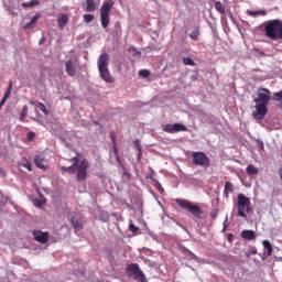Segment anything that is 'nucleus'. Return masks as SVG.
<instances>
[{"mask_svg":"<svg viewBox=\"0 0 282 282\" xmlns=\"http://www.w3.org/2000/svg\"><path fill=\"white\" fill-rule=\"evenodd\" d=\"M272 100V93L268 88H258L256 95L253 96V102H256V110L252 112V118L254 120H263L268 116V105Z\"/></svg>","mask_w":282,"mask_h":282,"instance_id":"f257e3e1","label":"nucleus"},{"mask_svg":"<svg viewBox=\"0 0 282 282\" xmlns=\"http://www.w3.org/2000/svg\"><path fill=\"white\" fill-rule=\"evenodd\" d=\"M70 162L74 163L68 167L62 166L61 170L69 175H75V173H77V182H85V180H87V169H89V162L87 159H84L80 162V153H77L75 158L70 159Z\"/></svg>","mask_w":282,"mask_h":282,"instance_id":"f03ea898","label":"nucleus"},{"mask_svg":"<svg viewBox=\"0 0 282 282\" xmlns=\"http://www.w3.org/2000/svg\"><path fill=\"white\" fill-rule=\"evenodd\" d=\"M264 34L271 41L282 40V21L279 19L270 20L264 23Z\"/></svg>","mask_w":282,"mask_h":282,"instance_id":"7ed1b4c3","label":"nucleus"},{"mask_svg":"<svg viewBox=\"0 0 282 282\" xmlns=\"http://www.w3.org/2000/svg\"><path fill=\"white\" fill-rule=\"evenodd\" d=\"M98 69L100 78L106 83H113V77L109 73V54L104 53L98 57Z\"/></svg>","mask_w":282,"mask_h":282,"instance_id":"20e7f679","label":"nucleus"},{"mask_svg":"<svg viewBox=\"0 0 282 282\" xmlns=\"http://www.w3.org/2000/svg\"><path fill=\"white\" fill-rule=\"evenodd\" d=\"M252 203L250 202V198H248L243 194H238V200H237V210H238V217H242L246 219L248 217L247 214L252 213Z\"/></svg>","mask_w":282,"mask_h":282,"instance_id":"39448f33","label":"nucleus"},{"mask_svg":"<svg viewBox=\"0 0 282 282\" xmlns=\"http://www.w3.org/2000/svg\"><path fill=\"white\" fill-rule=\"evenodd\" d=\"M175 203L181 206V208L188 210V213H191L193 217H195V219H202V215H204V212L202 210V207H199V205H195L187 199L181 198H176Z\"/></svg>","mask_w":282,"mask_h":282,"instance_id":"423d86ee","label":"nucleus"},{"mask_svg":"<svg viewBox=\"0 0 282 282\" xmlns=\"http://www.w3.org/2000/svg\"><path fill=\"white\" fill-rule=\"evenodd\" d=\"M113 6H116L113 0H105L100 8V22L104 29L109 28V14L113 10Z\"/></svg>","mask_w":282,"mask_h":282,"instance_id":"0eeeda50","label":"nucleus"},{"mask_svg":"<svg viewBox=\"0 0 282 282\" xmlns=\"http://www.w3.org/2000/svg\"><path fill=\"white\" fill-rule=\"evenodd\" d=\"M126 274L130 279H134V281L138 282H149L147 281V275H144V272L140 270V265L138 263H130L126 268Z\"/></svg>","mask_w":282,"mask_h":282,"instance_id":"6e6552de","label":"nucleus"},{"mask_svg":"<svg viewBox=\"0 0 282 282\" xmlns=\"http://www.w3.org/2000/svg\"><path fill=\"white\" fill-rule=\"evenodd\" d=\"M192 160L195 166H202L203 169L210 166V159L204 152H193Z\"/></svg>","mask_w":282,"mask_h":282,"instance_id":"1a4fd4ad","label":"nucleus"},{"mask_svg":"<svg viewBox=\"0 0 282 282\" xmlns=\"http://www.w3.org/2000/svg\"><path fill=\"white\" fill-rule=\"evenodd\" d=\"M165 133H180L181 131H188V128L182 123H167L163 127Z\"/></svg>","mask_w":282,"mask_h":282,"instance_id":"9d476101","label":"nucleus"},{"mask_svg":"<svg viewBox=\"0 0 282 282\" xmlns=\"http://www.w3.org/2000/svg\"><path fill=\"white\" fill-rule=\"evenodd\" d=\"M76 65H77V62L74 58H70L65 62L66 74L68 76H76Z\"/></svg>","mask_w":282,"mask_h":282,"instance_id":"9b49d317","label":"nucleus"},{"mask_svg":"<svg viewBox=\"0 0 282 282\" xmlns=\"http://www.w3.org/2000/svg\"><path fill=\"white\" fill-rule=\"evenodd\" d=\"M33 237L35 241H39V243H47L50 240V232L33 231Z\"/></svg>","mask_w":282,"mask_h":282,"instance_id":"f8f14e48","label":"nucleus"},{"mask_svg":"<svg viewBox=\"0 0 282 282\" xmlns=\"http://www.w3.org/2000/svg\"><path fill=\"white\" fill-rule=\"evenodd\" d=\"M240 237L247 241H254V239H257V234L253 230L246 229L241 231Z\"/></svg>","mask_w":282,"mask_h":282,"instance_id":"ddd939ff","label":"nucleus"},{"mask_svg":"<svg viewBox=\"0 0 282 282\" xmlns=\"http://www.w3.org/2000/svg\"><path fill=\"white\" fill-rule=\"evenodd\" d=\"M70 223L75 232H80V230H83V218L72 217Z\"/></svg>","mask_w":282,"mask_h":282,"instance_id":"4468645a","label":"nucleus"},{"mask_svg":"<svg viewBox=\"0 0 282 282\" xmlns=\"http://www.w3.org/2000/svg\"><path fill=\"white\" fill-rule=\"evenodd\" d=\"M230 193H235V185H232L230 183V181L225 183V189H224V195L226 197V199H228V197H230Z\"/></svg>","mask_w":282,"mask_h":282,"instance_id":"2eb2a0df","label":"nucleus"},{"mask_svg":"<svg viewBox=\"0 0 282 282\" xmlns=\"http://www.w3.org/2000/svg\"><path fill=\"white\" fill-rule=\"evenodd\" d=\"M66 23H69V17L67 14H62L57 18L58 28H64Z\"/></svg>","mask_w":282,"mask_h":282,"instance_id":"dca6fc26","label":"nucleus"},{"mask_svg":"<svg viewBox=\"0 0 282 282\" xmlns=\"http://www.w3.org/2000/svg\"><path fill=\"white\" fill-rule=\"evenodd\" d=\"M31 105H35V107L37 109H40V111H43L45 116H50V111H47V108L45 107V105L41 101H31Z\"/></svg>","mask_w":282,"mask_h":282,"instance_id":"f3484780","label":"nucleus"},{"mask_svg":"<svg viewBox=\"0 0 282 282\" xmlns=\"http://www.w3.org/2000/svg\"><path fill=\"white\" fill-rule=\"evenodd\" d=\"M86 12H96V0H86Z\"/></svg>","mask_w":282,"mask_h":282,"instance_id":"a211bd4d","label":"nucleus"},{"mask_svg":"<svg viewBox=\"0 0 282 282\" xmlns=\"http://www.w3.org/2000/svg\"><path fill=\"white\" fill-rule=\"evenodd\" d=\"M41 19V13H36L29 23L25 24V30H30L34 23H36Z\"/></svg>","mask_w":282,"mask_h":282,"instance_id":"6ab92c4d","label":"nucleus"},{"mask_svg":"<svg viewBox=\"0 0 282 282\" xmlns=\"http://www.w3.org/2000/svg\"><path fill=\"white\" fill-rule=\"evenodd\" d=\"M262 245L264 250H267V257H272V243L269 240H263Z\"/></svg>","mask_w":282,"mask_h":282,"instance_id":"aec40b11","label":"nucleus"},{"mask_svg":"<svg viewBox=\"0 0 282 282\" xmlns=\"http://www.w3.org/2000/svg\"><path fill=\"white\" fill-rule=\"evenodd\" d=\"M214 8L219 12V14H226V8H224V3H221V1H216Z\"/></svg>","mask_w":282,"mask_h":282,"instance_id":"412c9836","label":"nucleus"},{"mask_svg":"<svg viewBox=\"0 0 282 282\" xmlns=\"http://www.w3.org/2000/svg\"><path fill=\"white\" fill-rule=\"evenodd\" d=\"M44 160L41 158V155L35 156L34 164L37 166V169H42L45 171V165L43 164Z\"/></svg>","mask_w":282,"mask_h":282,"instance_id":"4be33fe9","label":"nucleus"},{"mask_svg":"<svg viewBox=\"0 0 282 282\" xmlns=\"http://www.w3.org/2000/svg\"><path fill=\"white\" fill-rule=\"evenodd\" d=\"M247 175H259V169H257L254 165L249 164L247 166Z\"/></svg>","mask_w":282,"mask_h":282,"instance_id":"5701e85b","label":"nucleus"},{"mask_svg":"<svg viewBox=\"0 0 282 282\" xmlns=\"http://www.w3.org/2000/svg\"><path fill=\"white\" fill-rule=\"evenodd\" d=\"M268 14V11L260 10V11H248L249 17H265Z\"/></svg>","mask_w":282,"mask_h":282,"instance_id":"b1692460","label":"nucleus"},{"mask_svg":"<svg viewBox=\"0 0 282 282\" xmlns=\"http://www.w3.org/2000/svg\"><path fill=\"white\" fill-rule=\"evenodd\" d=\"M19 166H23V169H28V171H32V162L28 161V159H23Z\"/></svg>","mask_w":282,"mask_h":282,"instance_id":"393cba45","label":"nucleus"},{"mask_svg":"<svg viewBox=\"0 0 282 282\" xmlns=\"http://www.w3.org/2000/svg\"><path fill=\"white\" fill-rule=\"evenodd\" d=\"M39 0H31L30 2H23L22 8H34L39 6Z\"/></svg>","mask_w":282,"mask_h":282,"instance_id":"a878e982","label":"nucleus"},{"mask_svg":"<svg viewBox=\"0 0 282 282\" xmlns=\"http://www.w3.org/2000/svg\"><path fill=\"white\" fill-rule=\"evenodd\" d=\"M122 169H123L122 180L124 182H129L131 180V173H129V171H127V167H124V165H122Z\"/></svg>","mask_w":282,"mask_h":282,"instance_id":"bb28decb","label":"nucleus"},{"mask_svg":"<svg viewBox=\"0 0 282 282\" xmlns=\"http://www.w3.org/2000/svg\"><path fill=\"white\" fill-rule=\"evenodd\" d=\"M11 94H12V82H9V87H8V89L6 90V93H4V95H3L2 98H3L4 100H8V99L10 98Z\"/></svg>","mask_w":282,"mask_h":282,"instance_id":"cd10ccee","label":"nucleus"},{"mask_svg":"<svg viewBox=\"0 0 282 282\" xmlns=\"http://www.w3.org/2000/svg\"><path fill=\"white\" fill-rule=\"evenodd\" d=\"M183 64L189 65V67H194L195 61H193V58H191V57H183Z\"/></svg>","mask_w":282,"mask_h":282,"instance_id":"c85d7f7f","label":"nucleus"},{"mask_svg":"<svg viewBox=\"0 0 282 282\" xmlns=\"http://www.w3.org/2000/svg\"><path fill=\"white\" fill-rule=\"evenodd\" d=\"M28 110H29L28 106H23L22 112H21V116H20L21 122H23V120H25V118L28 117Z\"/></svg>","mask_w":282,"mask_h":282,"instance_id":"c756f323","label":"nucleus"},{"mask_svg":"<svg viewBox=\"0 0 282 282\" xmlns=\"http://www.w3.org/2000/svg\"><path fill=\"white\" fill-rule=\"evenodd\" d=\"M83 19L85 23H91V21H94V19L96 18L94 17V14H84Z\"/></svg>","mask_w":282,"mask_h":282,"instance_id":"7c9ffc66","label":"nucleus"},{"mask_svg":"<svg viewBox=\"0 0 282 282\" xmlns=\"http://www.w3.org/2000/svg\"><path fill=\"white\" fill-rule=\"evenodd\" d=\"M138 230H140V228H138V226L133 225V223L130 221L129 231L135 234V232H138Z\"/></svg>","mask_w":282,"mask_h":282,"instance_id":"2f4dec72","label":"nucleus"},{"mask_svg":"<svg viewBox=\"0 0 282 282\" xmlns=\"http://www.w3.org/2000/svg\"><path fill=\"white\" fill-rule=\"evenodd\" d=\"M273 97L278 102H282V90L274 93Z\"/></svg>","mask_w":282,"mask_h":282,"instance_id":"473e14b6","label":"nucleus"},{"mask_svg":"<svg viewBox=\"0 0 282 282\" xmlns=\"http://www.w3.org/2000/svg\"><path fill=\"white\" fill-rule=\"evenodd\" d=\"M150 74L151 73L149 70H147V69H141L139 72V76H143V78H149Z\"/></svg>","mask_w":282,"mask_h":282,"instance_id":"72a5a7b5","label":"nucleus"},{"mask_svg":"<svg viewBox=\"0 0 282 282\" xmlns=\"http://www.w3.org/2000/svg\"><path fill=\"white\" fill-rule=\"evenodd\" d=\"M199 36V32L198 31H193L191 34H189V37L193 40V41H197Z\"/></svg>","mask_w":282,"mask_h":282,"instance_id":"f704fd0d","label":"nucleus"},{"mask_svg":"<svg viewBox=\"0 0 282 282\" xmlns=\"http://www.w3.org/2000/svg\"><path fill=\"white\" fill-rule=\"evenodd\" d=\"M34 138H36V133L34 132H29L28 135H26V140L28 142H32V140H34Z\"/></svg>","mask_w":282,"mask_h":282,"instance_id":"c9c22d12","label":"nucleus"},{"mask_svg":"<svg viewBox=\"0 0 282 282\" xmlns=\"http://www.w3.org/2000/svg\"><path fill=\"white\" fill-rule=\"evenodd\" d=\"M33 205L36 207V208H41L43 206V200L41 199H34L33 200Z\"/></svg>","mask_w":282,"mask_h":282,"instance_id":"e433bc0d","label":"nucleus"},{"mask_svg":"<svg viewBox=\"0 0 282 282\" xmlns=\"http://www.w3.org/2000/svg\"><path fill=\"white\" fill-rule=\"evenodd\" d=\"M134 147L137 149V151H142V145L140 144V140H134Z\"/></svg>","mask_w":282,"mask_h":282,"instance_id":"4c0bfd02","label":"nucleus"},{"mask_svg":"<svg viewBox=\"0 0 282 282\" xmlns=\"http://www.w3.org/2000/svg\"><path fill=\"white\" fill-rule=\"evenodd\" d=\"M110 139L112 144H118V142L116 141V134L113 132L110 133Z\"/></svg>","mask_w":282,"mask_h":282,"instance_id":"58836bf2","label":"nucleus"},{"mask_svg":"<svg viewBox=\"0 0 282 282\" xmlns=\"http://www.w3.org/2000/svg\"><path fill=\"white\" fill-rule=\"evenodd\" d=\"M113 153L117 156L118 155V143L112 144Z\"/></svg>","mask_w":282,"mask_h":282,"instance_id":"ea45409f","label":"nucleus"},{"mask_svg":"<svg viewBox=\"0 0 282 282\" xmlns=\"http://www.w3.org/2000/svg\"><path fill=\"white\" fill-rule=\"evenodd\" d=\"M7 100H8V99H3V98H2L1 101H0V107H3V105H6V102H7Z\"/></svg>","mask_w":282,"mask_h":282,"instance_id":"a19ab883","label":"nucleus"},{"mask_svg":"<svg viewBox=\"0 0 282 282\" xmlns=\"http://www.w3.org/2000/svg\"><path fill=\"white\" fill-rule=\"evenodd\" d=\"M116 160H117L118 164H120V166H122V161H120V156L119 155L116 156Z\"/></svg>","mask_w":282,"mask_h":282,"instance_id":"79ce46f5","label":"nucleus"},{"mask_svg":"<svg viewBox=\"0 0 282 282\" xmlns=\"http://www.w3.org/2000/svg\"><path fill=\"white\" fill-rule=\"evenodd\" d=\"M0 174H2L3 177H6L7 172L3 169L0 167Z\"/></svg>","mask_w":282,"mask_h":282,"instance_id":"37998d69","label":"nucleus"},{"mask_svg":"<svg viewBox=\"0 0 282 282\" xmlns=\"http://www.w3.org/2000/svg\"><path fill=\"white\" fill-rule=\"evenodd\" d=\"M278 173H279L280 180L282 181V167L278 171Z\"/></svg>","mask_w":282,"mask_h":282,"instance_id":"c03bdc74","label":"nucleus"},{"mask_svg":"<svg viewBox=\"0 0 282 282\" xmlns=\"http://www.w3.org/2000/svg\"><path fill=\"white\" fill-rule=\"evenodd\" d=\"M142 159V150L139 151V154H138V160H141Z\"/></svg>","mask_w":282,"mask_h":282,"instance_id":"a18cd8bd","label":"nucleus"},{"mask_svg":"<svg viewBox=\"0 0 282 282\" xmlns=\"http://www.w3.org/2000/svg\"><path fill=\"white\" fill-rule=\"evenodd\" d=\"M44 42H45V39H41L40 40V45H43Z\"/></svg>","mask_w":282,"mask_h":282,"instance_id":"49530a36","label":"nucleus"},{"mask_svg":"<svg viewBox=\"0 0 282 282\" xmlns=\"http://www.w3.org/2000/svg\"><path fill=\"white\" fill-rule=\"evenodd\" d=\"M260 54H261L262 56H264V55H265V53H263V52H261Z\"/></svg>","mask_w":282,"mask_h":282,"instance_id":"de8ad7c7","label":"nucleus"},{"mask_svg":"<svg viewBox=\"0 0 282 282\" xmlns=\"http://www.w3.org/2000/svg\"><path fill=\"white\" fill-rule=\"evenodd\" d=\"M252 254H257V251H253Z\"/></svg>","mask_w":282,"mask_h":282,"instance_id":"09e8293b","label":"nucleus"}]
</instances>
